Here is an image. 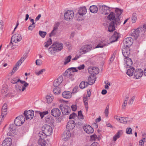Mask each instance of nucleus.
I'll return each instance as SVG.
<instances>
[{
  "mask_svg": "<svg viewBox=\"0 0 146 146\" xmlns=\"http://www.w3.org/2000/svg\"><path fill=\"white\" fill-rule=\"evenodd\" d=\"M87 12V9L85 6H83L79 7L78 10V12L75 14V17L76 19L78 21L83 20L84 16Z\"/></svg>",
  "mask_w": 146,
  "mask_h": 146,
  "instance_id": "2",
  "label": "nucleus"
},
{
  "mask_svg": "<svg viewBox=\"0 0 146 146\" xmlns=\"http://www.w3.org/2000/svg\"><path fill=\"white\" fill-rule=\"evenodd\" d=\"M126 133L127 134H132V129L129 127H127L126 130Z\"/></svg>",
  "mask_w": 146,
  "mask_h": 146,
  "instance_id": "47",
  "label": "nucleus"
},
{
  "mask_svg": "<svg viewBox=\"0 0 146 146\" xmlns=\"http://www.w3.org/2000/svg\"><path fill=\"white\" fill-rule=\"evenodd\" d=\"M91 140L92 141H96L98 139L97 136L95 134L90 136Z\"/></svg>",
  "mask_w": 146,
  "mask_h": 146,
  "instance_id": "53",
  "label": "nucleus"
},
{
  "mask_svg": "<svg viewBox=\"0 0 146 146\" xmlns=\"http://www.w3.org/2000/svg\"><path fill=\"white\" fill-rule=\"evenodd\" d=\"M46 101L48 104H50L52 102L54 97L51 94H49L46 95Z\"/></svg>",
  "mask_w": 146,
  "mask_h": 146,
  "instance_id": "28",
  "label": "nucleus"
},
{
  "mask_svg": "<svg viewBox=\"0 0 146 146\" xmlns=\"http://www.w3.org/2000/svg\"><path fill=\"white\" fill-rule=\"evenodd\" d=\"M93 70V75H96L99 72V69L97 67H92Z\"/></svg>",
  "mask_w": 146,
  "mask_h": 146,
  "instance_id": "42",
  "label": "nucleus"
},
{
  "mask_svg": "<svg viewBox=\"0 0 146 146\" xmlns=\"http://www.w3.org/2000/svg\"><path fill=\"white\" fill-rule=\"evenodd\" d=\"M122 52L125 57H128L130 54V49L129 47H124L122 50Z\"/></svg>",
  "mask_w": 146,
  "mask_h": 146,
  "instance_id": "22",
  "label": "nucleus"
},
{
  "mask_svg": "<svg viewBox=\"0 0 146 146\" xmlns=\"http://www.w3.org/2000/svg\"><path fill=\"white\" fill-rule=\"evenodd\" d=\"M62 95L64 98L66 99H68L71 98L72 94L70 92L66 91L62 92Z\"/></svg>",
  "mask_w": 146,
  "mask_h": 146,
  "instance_id": "23",
  "label": "nucleus"
},
{
  "mask_svg": "<svg viewBox=\"0 0 146 146\" xmlns=\"http://www.w3.org/2000/svg\"><path fill=\"white\" fill-rule=\"evenodd\" d=\"M45 71V69H42L39 71H36L35 73L37 76H39L40 74H42Z\"/></svg>",
  "mask_w": 146,
  "mask_h": 146,
  "instance_id": "46",
  "label": "nucleus"
},
{
  "mask_svg": "<svg viewBox=\"0 0 146 146\" xmlns=\"http://www.w3.org/2000/svg\"><path fill=\"white\" fill-rule=\"evenodd\" d=\"M84 131L87 133L91 134L94 132V130L92 127L89 125H86L83 127Z\"/></svg>",
  "mask_w": 146,
  "mask_h": 146,
  "instance_id": "16",
  "label": "nucleus"
},
{
  "mask_svg": "<svg viewBox=\"0 0 146 146\" xmlns=\"http://www.w3.org/2000/svg\"><path fill=\"white\" fill-rule=\"evenodd\" d=\"M124 61L125 62V66L127 68H129L131 66L133 62L131 58L129 57L125 58H124Z\"/></svg>",
  "mask_w": 146,
  "mask_h": 146,
  "instance_id": "20",
  "label": "nucleus"
},
{
  "mask_svg": "<svg viewBox=\"0 0 146 146\" xmlns=\"http://www.w3.org/2000/svg\"><path fill=\"white\" fill-rule=\"evenodd\" d=\"M22 81L18 77L13 78L11 80V82L13 84H16L18 82H20Z\"/></svg>",
  "mask_w": 146,
  "mask_h": 146,
  "instance_id": "38",
  "label": "nucleus"
},
{
  "mask_svg": "<svg viewBox=\"0 0 146 146\" xmlns=\"http://www.w3.org/2000/svg\"><path fill=\"white\" fill-rule=\"evenodd\" d=\"M115 11L118 17H119L121 15L123 12L122 10L117 8H116Z\"/></svg>",
  "mask_w": 146,
  "mask_h": 146,
  "instance_id": "43",
  "label": "nucleus"
},
{
  "mask_svg": "<svg viewBox=\"0 0 146 146\" xmlns=\"http://www.w3.org/2000/svg\"><path fill=\"white\" fill-rule=\"evenodd\" d=\"M134 72L135 68L133 67L127 70L126 72V74L130 77L133 75V73Z\"/></svg>",
  "mask_w": 146,
  "mask_h": 146,
  "instance_id": "31",
  "label": "nucleus"
},
{
  "mask_svg": "<svg viewBox=\"0 0 146 146\" xmlns=\"http://www.w3.org/2000/svg\"><path fill=\"white\" fill-rule=\"evenodd\" d=\"M39 34L42 38L45 37L46 34V32L39 31Z\"/></svg>",
  "mask_w": 146,
  "mask_h": 146,
  "instance_id": "52",
  "label": "nucleus"
},
{
  "mask_svg": "<svg viewBox=\"0 0 146 146\" xmlns=\"http://www.w3.org/2000/svg\"><path fill=\"white\" fill-rule=\"evenodd\" d=\"M78 117L79 119H83L84 116L82 115L81 111H80L78 113Z\"/></svg>",
  "mask_w": 146,
  "mask_h": 146,
  "instance_id": "54",
  "label": "nucleus"
},
{
  "mask_svg": "<svg viewBox=\"0 0 146 146\" xmlns=\"http://www.w3.org/2000/svg\"><path fill=\"white\" fill-rule=\"evenodd\" d=\"M71 136V133L69 130L64 131L63 133L62 137L64 141L68 140Z\"/></svg>",
  "mask_w": 146,
  "mask_h": 146,
  "instance_id": "19",
  "label": "nucleus"
},
{
  "mask_svg": "<svg viewBox=\"0 0 146 146\" xmlns=\"http://www.w3.org/2000/svg\"><path fill=\"white\" fill-rule=\"evenodd\" d=\"M128 100V98H126L125 99V100L122 106V108L123 109H125L127 104V101Z\"/></svg>",
  "mask_w": 146,
  "mask_h": 146,
  "instance_id": "48",
  "label": "nucleus"
},
{
  "mask_svg": "<svg viewBox=\"0 0 146 146\" xmlns=\"http://www.w3.org/2000/svg\"><path fill=\"white\" fill-rule=\"evenodd\" d=\"M53 92L56 95L59 94L61 92L60 89L58 87H55L54 88Z\"/></svg>",
  "mask_w": 146,
  "mask_h": 146,
  "instance_id": "39",
  "label": "nucleus"
},
{
  "mask_svg": "<svg viewBox=\"0 0 146 146\" xmlns=\"http://www.w3.org/2000/svg\"><path fill=\"white\" fill-rule=\"evenodd\" d=\"M17 67V66H15L13 68V70L11 73V75H13L14 73L17 70L18 68Z\"/></svg>",
  "mask_w": 146,
  "mask_h": 146,
  "instance_id": "62",
  "label": "nucleus"
},
{
  "mask_svg": "<svg viewBox=\"0 0 146 146\" xmlns=\"http://www.w3.org/2000/svg\"><path fill=\"white\" fill-rule=\"evenodd\" d=\"M108 112H109V107L107 106L106 107V108L105 110V111H104V113H105V115L106 116V117H107L108 116Z\"/></svg>",
  "mask_w": 146,
  "mask_h": 146,
  "instance_id": "61",
  "label": "nucleus"
},
{
  "mask_svg": "<svg viewBox=\"0 0 146 146\" xmlns=\"http://www.w3.org/2000/svg\"><path fill=\"white\" fill-rule=\"evenodd\" d=\"M74 16V13L72 10H68L64 13V19L67 21L72 19Z\"/></svg>",
  "mask_w": 146,
  "mask_h": 146,
  "instance_id": "6",
  "label": "nucleus"
},
{
  "mask_svg": "<svg viewBox=\"0 0 146 146\" xmlns=\"http://www.w3.org/2000/svg\"><path fill=\"white\" fill-rule=\"evenodd\" d=\"M25 118L23 116H19L17 117L14 120L15 126H21L24 122Z\"/></svg>",
  "mask_w": 146,
  "mask_h": 146,
  "instance_id": "7",
  "label": "nucleus"
},
{
  "mask_svg": "<svg viewBox=\"0 0 146 146\" xmlns=\"http://www.w3.org/2000/svg\"><path fill=\"white\" fill-rule=\"evenodd\" d=\"M65 73L67 74H66V75H67L68 77L70 78L73 77L74 75V73L71 72L69 70L67 69L65 71Z\"/></svg>",
  "mask_w": 146,
  "mask_h": 146,
  "instance_id": "37",
  "label": "nucleus"
},
{
  "mask_svg": "<svg viewBox=\"0 0 146 146\" xmlns=\"http://www.w3.org/2000/svg\"><path fill=\"white\" fill-rule=\"evenodd\" d=\"M144 32L143 28L139 27L137 29L132 30L130 35L134 39H136L140 35H144Z\"/></svg>",
  "mask_w": 146,
  "mask_h": 146,
  "instance_id": "4",
  "label": "nucleus"
},
{
  "mask_svg": "<svg viewBox=\"0 0 146 146\" xmlns=\"http://www.w3.org/2000/svg\"><path fill=\"white\" fill-rule=\"evenodd\" d=\"M39 138H40L38 141V144L42 146H44V144H42L44 139H42L40 137H39Z\"/></svg>",
  "mask_w": 146,
  "mask_h": 146,
  "instance_id": "57",
  "label": "nucleus"
},
{
  "mask_svg": "<svg viewBox=\"0 0 146 146\" xmlns=\"http://www.w3.org/2000/svg\"><path fill=\"white\" fill-rule=\"evenodd\" d=\"M133 39L131 37H127L124 40L123 43L124 47H129L133 43Z\"/></svg>",
  "mask_w": 146,
  "mask_h": 146,
  "instance_id": "11",
  "label": "nucleus"
},
{
  "mask_svg": "<svg viewBox=\"0 0 146 146\" xmlns=\"http://www.w3.org/2000/svg\"><path fill=\"white\" fill-rule=\"evenodd\" d=\"M60 25V23L57 22L54 25L53 30L50 35V36H53L56 33V31L58 29V28Z\"/></svg>",
  "mask_w": 146,
  "mask_h": 146,
  "instance_id": "25",
  "label": "nucleus"
},
{
  "mask_svg": "<svg viewBox=\"0 0 146 146\" xmlns=\"http://www.w3.org/2000/svg\"><path fill=\"white\" fill-rule=\"evenodd\" d=\"M123 133V131L122 130L119 131L117 132L115 134L119 138L122 135Z\"/></svg>",
  "mask_w": 146,
  "mask_h": 146,
  "instance_id": "59",
  "label": "nucleus"
},
{
  "mask_svg": "<svg viewBox=\"0 0 146 146\" xmlns=\"http://www.w3.org/2000/svg\"><path fill=\"white\" fill-rule=\"evenodd\" d=\"M77 117V114L74 113H73L72 114L70 115L69 117V119H74L75 118Z\"/></svg>",
  "mask_w": 146,
  "mask_h": 146,
  "instance_id": "55",
  "label": "nucleus"
},
{
  "mask_svg": "<svg viewBox=\"0 0 146 146\" xmlns=\"http://www.w3.org/2000/svg\"><path fill=\"white\" fill-rule=\"evenodd\" d=\"M12 143V139L10 138H7L3 141L2 145V146H11Z\"/></svg>",
  "mask_w": 146,
  "mask_h": 146,
  "instance_id": "21",
  "label": "nucleus"
},
{
  "mask_svg": "<svg viewBox=\"0 0 146 146\" xmlns=\"http://www.w3.org/2000/svg\"><path fill=\"white\" fill-rule=\"evenodd\" d=\"M115 14L112 12H111L107 17V19L110 21L114 20L115 18Z\"/></svg>",
  "mask_w": 146,
  "mask_h": 146,
  "instance_id": "34",
  "label": "nucleus"
},
{
  "mask_svg": "<svg viewBox=\"0 0 146 146\" xmlns=\"http://www.w3.org/2000/svg\"><path fill=\"white\" fill-rule=\"evenodd\" d=\"M115 30V23L114 21H112L110 23L109 25L108 31L110 32H111Z\"/></svg>",
  "mask_w": 146,
  "mask_h": 146,
  "instance_id": "29",
  "label": "nucleus"
},
{
  "mask_svg": "<svg viewBox=\"0 0 146 146\" xmlns=\"http://www.w3.org/2000/svg\"><path fill=\"white\" fill-rule=\"evenodd\" d=\"M71 58L72 56L71 55H69L65 57L64 58V64L66 65L69 63L70 61Z\"/></svg>",
  "mask_w": 146,
  "mask_h": 146,
  "instance_id": "33",
  "label": "nucleus"
},
{
  "mask_svg": "<svg viewBox=\"0 0 146 146\" xmlns=\"http://www.w3.org/2000/svg\"><path fill=\"white\" fill-rule=\"evenodd\" d=\"M135 96H134L132 97L130 99L128 102L129 104L131 105L133 104V102L135 98Z\"/></svg>",
  "mask_w": 146,
  "mask_h": 146,
  "instance_id": "58",
  "label": "nucleus"
},
{
  "mask_svg": "<svg viewBox=\"0 0 146 146\" xmlns=\"http://www.w3.org/2000/svg\"><path fill=\"white\" fill-rule=\"evenodd\" d=\"M92 49V46L90 45H85L82 46L80 50V54H84L90 51Z\"/></svg>",
  "mask_w": 146,
  "mask_h": 146,
  "instance_id": "8",
  "label": "nucleus"
},
{
  "mask_svg": "<svg viewBox=\"0 0 146 146\" xmlns=\"http://www.w3.org/2000/svg\"><path fill=\"white\" fill-rule=\"evenodd\" d=\"M8 90V86L6 85H3L1 90V93L5 94L7 92Z\"/></svg>",
  "mask_w": 146,
  "mask_h": 146,
  "instance_id": "36",
  "label": "nucleus"
},
{
  "mask_svg": "<svg viewBox=\"0 0 146 146\" xmlns=\"http://www.w3.org/2000/svg\"><path fill=\"white\" fill-rule=\"evenodd\" d=\"M110 8L105 5H100L99 8V11L100 13L104 15L108 14L110 11Z\"/></svg>",
  "mask_w": 146,
  "mask_h": 146,
  "instance_id": "9",
  "label": "nucleus"
},
{
  "mask_svg": "<svg viewBox=\"0 0 146 146\" xmlns=\"http://www.w3.org/2000/svg\"><path fill=\"white\" fill-rule=\"evenodd\" d=\"M96 79V78L95 76L91 75L88 78V82L89 85H92L94 83Z\"/></svg>",
  "mask_w": 146,
  "mask_h": 146,
  "instance_id": "26",
  "label": "nucleus"
},
{
  "mask_svg": "<svg viewBox=\"0 0 146 146\" xmlns=\"http://www.w3.org/2000/svg\"><path fill=\"white\" fill-rule=\"evenodd\" d=\"M85 67V66L84 64H82L80 65V66H78L77 68L79 70H81L82 69H83Z\"/></svg>",
  "mask_w": 146,
  "mask_h": 146,
  "instance_id": "64",
  "label": "nucleus"
},
{
  "mask_svg": "<svg viewBox=\"0 0 146 146\" xmlns=\"http://www.w3.org/2000/svg\"><path fill=\"white\" fill-rule=\"evenodd\" d=\"M88 85L89 84L88 82L83 81L80 83L79 86L81 88L84 89L87 87Z\"/></svg>",
  "mask_w": 146,
  "mask_h": 146,
  "instance_id": "32",
  "label": "nucleus"
},
{
  "mask_svg": "<svg viewBox=\"0 0 146 146\" xmlns=\"http://www.w3.org/2000/svg\"><path fill=\"white\" fill-rule=\"evenodd\" d=\"M98 7L94 5H93L90 6V11L93 13H96L98 11Z\"/></svg>",
  "mask_w": 146,
  "mask_h": 146,
  "instance_id": "30",
  "label": "nucleus"
},
{
  "mask_svg": "<svg viewBox=\"0 0 146 146\" xmlns=\"http://www.w3.org/2000/svg\"><path fill=\"white\" fill-rule=\"evenodd\" d=\"M127 117H120V120L119 122L124 124H126L127 123Z\"/></svg>",
  "mask_w": 146,
  "mask_h": 146,
  "instance_id": "44",
  "label": "nucleus"
},
{
  "mask_svg": "<svg viewBox=\"0 0 146 146\" xmlns=\"http://www.w3.org/2000/svg\"><path fill=\"white\" fill-rule=\"evenodd\" d=\"M50 114L53 117H57L60 115L61 111L58 108H55L51 110Z\"/></svg>",
  "mask_w": 146,
  "mask_h": 146,
  "instance_id": "12",
  "label": "nucleus"
},
{
  "mask_svg": "<svg viewBox=\"0 0 146 146\" xmlns=\"http://www.w3.org/2000/svg\"><path fill=\"white\" fill-rule=\"evenodd\" d=\"M21 83L23 84V86L21 84H17L15 86V89L18 92L24 91L25 89L29 85V84L24 81L21 82Z\"/></svg>",
  "mask_w": 146,
  "mask_h": 146,
  "instance_id": "5",
  "label": "nucleus"
},
{
  "mask_svg": "<svg viewBox=\"0 0 146 146\" xmlns=\"http://www.w3.org/2000/svg\"><path fill=\"white\" fill-rule=\"evenodd\" d=\"M143 74V71L142 69H136L134 73V77L136 79H139L142 77Z\"/></svg>",
  "mask_w": 146,
  "mask_h": 146,
  "instance_id": "13",
  "label": "nucleus"
},
{
  "mask_svg": "<svg viewBox=\"0 0 146 146\" xmlns=\"http://www.w3.org/2000/svg\"><path fill=\"white\" fill-rule=\"evenodd\" d=\"M105 84H106V85L105 86V88L107 89H108L109 88V86L110 85V82H108L107 83H106V82H105Z\"/></svg>",
  "mask_w": 146,
  "mask_h": 146,
  "instance_id": "63",
  "label": "nucleus"
},
{
  "mask_svg": "<svg viewBox=\"0 0 146 146\" xmlns=\"http://www.w3.org/2000/svg\"><path fill=\"white\" fill-rule=\"evenodd\" d=\"M137 15L135 13H133V14L131 18V21L133 23H135L137 20Z\"/></svg>",
  "mask_w": 146,
  "mask_h": 146,
  "instance_id": "41",
  "label": "nucleus"
},
{
  "mask_svg": "<svg viewBox=\"0 0 146 146\" xmlns=\"http://www.w3.org/2000/svg\"><path fill=\"white\" fill-rule=\"evenodd\" d=\"M29 51H27L25 52L23 56L22 57L21 59L17 62L15 64L16 66L19 67L20 66L22 63L26 59L28 56Z\"/></svg>",
  "mask_w": 146,
  "mask_h": 146,
  "instance_id": "15",
  "label": "nucleus"
},
{
  "mask_svg": "<svg viewBox=\"0 0 146 146\" xmlns=\"http://www.w3.org/2000/svg\"><path fill=\"white\" fill-rule=\"evenodd\" d=\"M63 80L62 77H59L55 80L54 82L53 86L55 87H58L59 85L62 83Z\"/></svg>",
  "mask_w": 146,
  "mask_h": 146,
  "instance_id": "27",
  "label": "nucleus"
},
{
  "mask_svg": "<svg viewBox=\"0 0 146 146\" xmlns=\"http://www.w3.org/2000/svg\"><path fill=\"white\" fill-rule=\"evenodd\" d=\"M7 110V105L6 104H4L2 108V113H5V114H6Z\"/></svg>",
  "mask_w": 146,
  "mask_h": 146,
  "instance_id": "40",
  "label": "nucleus"
},
{
  "mask_svg": "<svg viewBox=\"0 0 146 146\" xmlns=\"http://www.w3.org/2000/svg\"><path fill=\"white\" fill-rule=\"evenodd\" d=\"M119 37V34L116 32H114L113 35L111 37V39H112L113 38H115V39L113 40V42H115L117 40L118 38Z\"/></svg>",
  "mask_w": 146,
  "mask_h": 146,
  "instance_id": "35",
  "label": "nucleus"
},
{
  "mask_svg": "<svg viewBox=\"0 0 146 146\" xmlns=\"http://www.w3.org/2000/svg\"><path fill=\"white\" fill-rule=\"evenodd\" d=\"M63 48V44L62 43L56 42L48 48V51L51 54L54 55L55 52L60 51Z\"/></svg>",
  "mask_w": 146,
  "mask_h": 146,
  "instance_id": "3",
  "label": "nucleus"
},
{
  "mask_svg": "<svg viewBox=\"0 0 146 146\" xmlns=\"http://www.w3.org/2000/svg\"><path fill=\"white\" fill-rule=\"evenodd\" d=\"M22 38V36L20 34H15L12 37L11 41L16 43L20 41Z\"/></svg>",
  "mask_w": 146,
  "mask_h": 146,
  "instance_id": "14",
  "label": "nucleus"
},
{
  "mask_svg": "<svg viewBox=\"0 0 146 146\" xmlns=\"http://www.w3.org/2000/svg\"><path fill=\"white\" fill-rule=\"evenodd\" d=\"M42 61L41 59H37L36 60L35 63L36 65L40 66L42 64Z\"/></svg>",
  "mask_w": 146,
  "mask_h": 146,
  "instance_id": "50",
  "label": "nucleus"
},
{
  "mask_svg": "<svg viewBox=\"0 0 146 146\" xmlns=\"http://www.w3.org/2000/svg\"><path fill=\"white\" fill-rule=\"evenodd\" d=\"M68 70H69L71 72H74V73L75 72H77L78 71V70L76 68L72 67L69 68Z\"/></svg>",
  "mask_w": 146,
  "mask_h": 146,
  "instance_id": "56",
  "label": "nucleus"
},
{
  "mask_svg": "<svg viewBox=\"0 0 146 146\" xmlns=\"http://www.w3.org/2000/svg\"><path fill=\"white\" fill-rule=\"evenodd\" d=\"M42 131L40 132L38 134L39 137L42 139H44L46 136H49L52 133L53 130L52 127L49 125L45 124L42 127Z\"/></svg>",
  "mask_w": 146,
  "mask_h": 146,
  "instance_id": "1",
  "label": "nucleus"
},
{
  "mask_svg": "<svg viewBox=\"0 0 146 146\" xmlns=\"http://www.w3.org/2000/svg\"><path fill=\"white\" fill-rule=\"evenodd\" d=\"M35 25L31 24L30 25L28 28V29L29 31H32L33 29L35 28Z\"/></svg>",
  "mask_w": 146,
  "mask_h": 146,
  "instance_id": "60",
  "label": "nucleus"
},
{
  "mask_svg": "<svg viewBox=\"0 0 146 146\" xmlns=\"http://www.w3.org/2000/svg\"><path fill=\"white\" fill-rule=\"evenodd\" d=\"M48 110L40 112V115L41 118H42L44 115L48 114Z\"/></svg>",
  "mask_w": 146,
  "mask_h": 146,
  "instance_id": "51",
  "label": "nucleus"
},
{
  "mask_svg": "<svg viewBox=\"0 0 146 146\" xmlns=\"http://www.w3.org/2000/svg\"><path fill=\"white\" fill-rule=\"evenodd\" d=\"M113 21L114 22L116 26L120 25L121 22L119 18L118 17H117V18H115Z\"/></svg>",
  "mask_w": 146,
  "mask_h": 146,
  "instance_id": "49",
  "label": "nucleus"
},
{
  "mask_svg": "<svg viewBox=\"0 0 146 146\" xmlns=\"http://www.w3.org/2000/svg\"><path fill=\"white\" fill-rule=\"evenodd\" d=\"M24 114L27 120L28 119H32L33 117L34 112L32 110H29L28 111H25Z\"/></svg>",
  "mask_w": 146,
  "mask_h": 146,
  "instance_id": "10",
  "label": "nucleus"
},
{
  "mask_svg": "<svg viewBox=\"0 0 146 146\" xmlns=\"http://www.w3.org/2000/svg\"><path fill=\"white\" fill-rule=\"evenodd\" d=\"M52 43V40L51 38L49 39L44 43V46L45 47L47 48Z\"/></svg>",
  "mask_w": 146,
  "mask_h": 146,
  "instance_id": "45",
  "label": "nucleus"
},
{
  "mask_svg": "<svg viewBox=\"0 0 146 146\" xmlns=\"http://www.w3.org/2000/svg\"><path fill=\"white\" fill-rule=\"evenodd\" d=\"M61 105L60 106V108L61 110V111L62 113L64 115L68 114L70 111V108L67 106H66L63 107V108H61Z\"/></svg>",
  "mask_w": 146,
  "mask_h": 146,
  "instance_id": "18",
  "label": "nucleus"
},
{
  "mask_svg": "<svg viewBox=\"0 0 146 146\" xmlns=\"http://www.w3.org/2000/svg\"><path fill=\"white\" fill-rule=\"evenodd\" d=\"M74 123V121L73 120L68 121L66 125L67 129H68L69 131L73 129L75 127Z\"/></svg>",
  "mask_w": 146,
  "mask_h": 146,
  "instance_id": "24",
  "label": "nucleus"
},
{
  "mask_svg": "<svg viewBox=\"0 0 146 146\" xmlns=\"http://www.w3.org/2000/svg\"><path fill=\"white\" fill-rule=\"evenodd\" d=\"M16 126L13 124L10 125L9 127V132L8 133L9 135L14 134L16 131Z\"/></svg>",
  "mask_w": 146,
  "mask_h": 146,
  "instance_id": "17",
  "label": "nucleus"
}]
</instances>
